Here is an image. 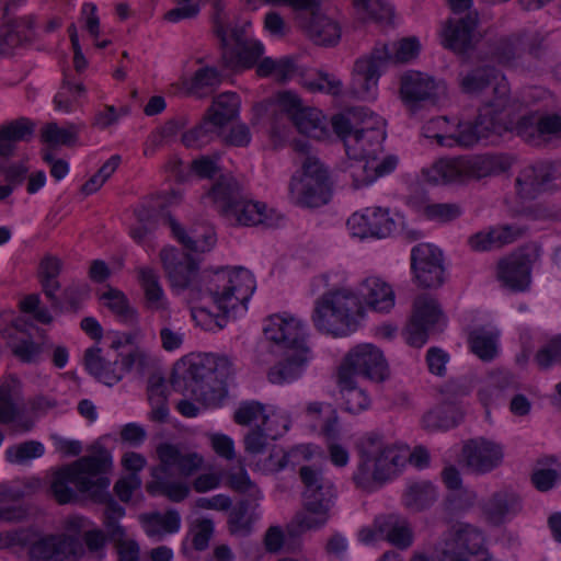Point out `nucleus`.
Wrapping results in <instances>:
<instances>
[{
    "label": "nucleus",
    "instance_id": "nucleus-15",
    "mask_svg": "<svg viewBox=\"0 0 561 561\" xmlns=\"http://www.w3.org/2000/svg\"><path fill=\"white\" fill-rule=\"evenodd\" d=\"M444 314L438 301L428 296H419L413 304V314L404 330L408 344L414 347L423 346L428 335L440 330Z\"/></svg>",
    "mask_w": 561,
    "mask_h": 561
},
{
    "label": "nucleus",
    "instance_id": "nucleus-49",
    "mask_svg": "<svg viewBox=\"0 0 561 561\" xmlns=\"http://www.w3.org/2000/svg\"><path fill=\"white\" fill-rule=\"evenodd\" d=\"M300 134L314 139H323L327 136V129L324 125V116L322 112L306 106L293 121Z\"/></svg>",
    "mask_w": 561,
    "mask_h": 561
},
{
    "label": "nucleus",
    "instance_id": "nucleus-28",
    "mask_svg": "<svg viewBox=\"0 0 561 561\" xmlns=\"http://www.w3.org/2000/svg\"><path fill=\"white\" fill-rule=\"evenodd\" d=\"M243 196L241 185L230 174L220 175L206 194V197L225 219Z\"/></svg>",
    "mask_w": 561,
    "mask_h": 561
},
{
    "label": "nucleus",
    "instance_id": "nucleus-16",
    "mask_svg": "<svg viewBox=\"0 0 561 561\" xmlns=\"http://www.w3.org/2000/svg\"><path fill=\"white\" fill-rule=\"evenodd\" d=\"M0 12V57L8 58L31 45L34 20L31 15H15L9 3H4Z\"/></svg>",
    "mask_w": 561,
    "mask_h": 561
},
{
    "label": "nucleus",
    "instance_id": "nucleus-52",
    "mask_svg": "<svg viewBox=\"0 0 561 561\" xmlns=\"http://www.w3.org/2000/svg\"><path fill=\"white\" fill-rule=\"evenodd\" d=\"M496 69L490 66H482L460 75L459 84L461 91L467 94H479L496 78Z\"/></svg>",
    "mask_w": 561,
    "mask_h": 561
},
{
    "label": "nucleus",
    "instance_id": "nucleus-1",
    "mask_svg": "<svg viewBox=\"0 0 561 561\" xmlns=\"http://www.w3.org/2000/svg\"><path fill=\"white\" fill-rule=\"evenodd\" d=\"M359 463L353 474L356 488L381 486L398 476L407 462L424 468L430 454L424 447L412 453L407 447L386 444L378 434H368L358 444Z\"/></svg>",
    "mask_w": 561,
    "mask_h": 561
},
{
    "label": "nucleus",
    "instance_id": "nucleus-5",
    "mask_svg": "<svg viewBox=\"0 0 561 561\" xmlns=\"http://www.w3.org/2000/svg\"><path fill=\"white\" fill-rule=\"evenodd\" d=\"M183 379L196 400L217 404L224 397L227 379L233 374L231 360L214 354L193 355L183 362Z\"/></svg>",
    "mask_w": 561,
    "mask_h": 561
},
{
    "label": "nucleus",
    "instance_id": "nucleus-31",
    "mask_svg": "<svg viewBox=\"0 0 561 561\" xmlns=\"http://www.w3.org/2000/svg\"><path fill=\"white\" fill-rule=\"evenodd\" d=\"M61 271L62 261L51 254H46L38 265V280L42 290L49 300L51 308L59 311L62 309V302L57 296V291H59L61 287L58 280Z\"/></svg>",
    "mask_w": 561,
    "mask_h": 561
},
{
    "label": "nucleus",
    "instance_id": "nucleus-13",
    "mask_svg": "<svg viewBox=\"0 0 561 561\" xmlns=\"http://www.w3.org/2000/svg\"><path fill=\"white\" fill-rule=\"evenodd\" d=\"M482 531L469 524H459L447 531L436 547L439 561H470V557L485 551Z\"/></svg>",
    "mask_w": 561,
    "mask_h": 561
},
{
    "label": "nucleus",
    "instance_id": "nucleus-45",
    "mask_svg": "<svg viewBox=\"0 0 561 561\" xmlns=\"http://www.w3.org/2000/svg\"><path fill=\"white\" fill-rule=\"evenodd\" d=\"M524 37H526V31L500 38L494 44L492 50L493 58L500 64L516 66L522 57Z\"/></svg>",
    "mask_w": 561,
    "mask_h": 561
},
{
    "label": "nucleus",
    "instance_id": "nucleus-27",
    "mask_svg": "<svg viewBox=\"0 0 561 561\" xmlns=\"http://www.w3.org/2000/svg\"><path fill=\"white\" fill-rule=\"evenodd\" d=\"M160 260L174 287L186 288L192 285L197 275V264L190 255H181L174 248H163Z\"/></svg>",
    "mask_w": 561,
    "mask_h": 561
},
{
    "label": "nucleus",
    "instance_id": "nucleus-50",
    "mask_svg": "<svg viewBox=\"0 0 561 561\" xmlns=\"http://www.w3.org/2000/svg\"><path fill=\"white\" fill-rule=\"evenodd\" d=\"M325 524V518H311L306 513H297L286 527V550L295 551L299 548V539L304 533L319 529Z\"/></svg>",
    "mask_w": 561,
    "mask_h": 561
},
{
    "label": "nucleus",
    "instance_id": "nucleus-6",
    "mask_svg": "<svg viewBox=\"0 0 561 561\" xmlns=\"http://www.w3.org/2000/svg\"><path fill=\"white\" fill-rule=\"evenodd\" d=\"M364 308L358 296L351 289L341 288L324 294L312 314L314 327L335 336L347 335L358 327Z\"/></svg>",
    "mask_w": 561,
    "mask_h": 561
},
{
    "label": "nucleus",
    "instance_id": "nucleus-43",
    "mask_svg": "<svg viewBox=\"0 0 561 561\" xmlns=\"http://www.w3.org/2000/svg\"><path fill=\"white\" fill-rule=\"evenodd\" d=\"M519 511V500L513 493H494L483 504V512L495 524L501 523L507 515H514Z\"/></svg>",
    "mask_w": 561,
    "mask_h": 561
},
{
    "label": "nucleus",
    "instance_id": "nucleus-22",
    "mask_svg": "<svg viewBox=\"0 0 561 561\" xmlns=\"http://www.w3.org/2000/svg\"><path fill=\"white\" fill-rule=\"evenodd\" d=\"M264 334L267 340L286 348V352L310 354L305 331L300 322L293 317L284 318L277 314L270 317L264 327Z\"/></svg>",
    "mask_w": 561,
    "mask_h": 561
},
{
    "label": "nucleus",
    "instance_id": "nucleus-48",
    "mask_svg": "<svg viewBox=\"0 0 561 561\" xmlns=\"http://www.w3.org/2000/svg\"><path fill=\"white\" fill-rule=\"evenodd\" d=\"M462 413L454 405L445 404L428 411L422 420L423 426L430 432L448 430L460 423Z\"/></svg>",
    "mask_w": 561,
    "mask_h": 561
},
{
    "label": "nucleus",
    "instance_id": "nucleus-34",
    "mask_svg": "<svg viewBox=\"0 0 561 561\" xmlns=\"http://www.w3.org/2000/svg\"><path fill=\"white\" fill-rule=\"evenodd\" d=\"M91 500L104 504V527L107 537L114 545L126 540L125 529L118 519L125 515L124 507L113 499L111 493H90Z\"/></svg>",
    "mask_w": 561,
    "mask_h": 561
},
{
    "label": "nucleus",
    "instance_id": "nucleus-21",
    "mask_svg": "<svg viewBox=\"0 0 561 561\" xmlns=\"http://www.w3.org/2000/svg\"><path fill=\"white\" fill-rule=\"evenodd\" d=\"M82 553V545L70 535H48L34 541L28 550L32 561H66Z\"/></svg>",
    "mask_w": 561,
    "mask_h": 561
},
{
    "label": "nucleus",
    "instance_id": "nucleus-55",
    "mask_svg": "<svg viewBox=\"0 0 561 561\" xmlns=\"http://www.w3.org/2000/svg\"><path fill=\"white\" fill-rule=\"evenodd\" d=\"M101 299L104 300V305L121 321L126 323L136 321V311L130 307L128 299L123 291L110 287L105 293L102 294Z\"/></svg>",
    "mask_w": 561,
    "mask_h": 561
},
{
    "label": "nucleus",
    "instance_id": "nucleus-19",
    "mask_svg": "<svg viewBox=\"0 0 561 561\" xmlns=\"http://www.w3.org/2000/svg\"><path fill=\"white\" fill-rule=\"evenodd\" d=\"M295 20L299 28L317 45L331 46L340 41L341 27L320 11L318 0H312V4L298 10Z\"/></svg>",
    "mask_w": 561,
    "mask_h": 561
},
{
    "label": "nucleus",
    "instance_id": "nucleus-35",
    "mask_svg": "<svg viewBox=\"0 0 561 561\" xmlns=\"http://www.w3.org/2000/svg\"><path fill=\"white\" fill-rule=\"evenodd\" d=\"M309 357L310 354H301V352H286L285 357L270 368L268 381L274 385H284L297 380L302 375Z\"/></svg>",
    "mask_w": 561,
    "mask_h": 561
},
{
    "label": "nucleus",
    "instance_id": "nucleus-18",
    "mask_svg": "<svg viewBox=\"0 0 561 561\" xmlns=\"http://www.w3.org/2000/svg\"><path fill=\"white\" fill-rule=\"evenodd\" d=\"M539 257L535 245L522 247L497 264V277L504 286L523 291L530 284L531 266Z\"/></svg>",
    "mask_w": 561,
    "mask_h": 561
},
{
    "label": "nucleus",
    "instance_id": "nucleus-25",
    "mask_svg": "<svg viewBox=\"0 0 561 561\" xmlns=\"http://www.w3.org/2000/svg\"><path fill=\"white\" fill-rule=\"evenodd\" d=\"M445 90L442 81H435L434 78L419 71H409L401 78L400 92L404 102L410 105L425 101L434 104L445 94Z\"/></svg>",
    "mask_w": 561,
    "mask_h": 561
},
{
    "label": "nucleus",
    "instance_id": "nucleus-38",
    "mask_svg": "<svg viewBox=\"0 0 561 561\" xmlns=\"http://www.w3.org/2000/svg\"><path fill=\"white\" fill-rule=\"evenodd\" d=\"M478 24V13L468 12L463 18L450 21L446 30V42L457 53L466 51L472 43L473 32Z\"/></svg>",
    "mask_w": 561,
    "mask_h": 561
},
{
    "label": "nucleus",
    "instance_id": "nucleus-4",
    "mask_svg": "<svg viewBox=\"0 0 561 561\" xmlns=\"http://www.w3.org/2000/svg\"><path fill=\"white\" fill-rule=\"evenodd\" d=\"M113 470L111 455L101 450L96 455L83 456L46 476L49 491H106Z\"/></svg>",
    "mask_w": 561,
    "mask_h": 561
},
{
    "label": "nucleus",
    "instance_id": "nucleus-3",
    "mask_svg": "<svg viewBox=\"0 0 561 561\" xmlns=\"http://www.w3.org/2000/svg\"><path fill=\"white\" fill-rule=\"evenodd\" d=\"M503 125L492 115V111L485 107L474 121H459L450 125L445 116L430 119L422 127V135L428 139H435L443 147L472 148L482 140L492 136H501Z\"/></svg>",
    "mask_w": 561,
    "mask_h": 561
},
{
    "label": "nucleus",
    "instance_id": "nucleus-53",
    "mask_svg": "<svg viewBox=\"0 0 561 561\" xmlns=\"http://www.w3.org/2000/svg\"><path fill=\"white\" fill-rule=\"evenodd\" d=\"M122 462L130 473L119 479L112 491H136L141 484L137 472L146 466V459L142 455L131 451L124 455Z\"/></svg>",
    "mask_w": 561,
    "mask_h": 561
},
{
    "label": "nucleus",
    "instance_id": "nucleus-33",
    "mask_svg": "<svg viewBox=\"0 0 561 561\" xmlns=\"http://www.w3.org/2000/svg\"><path fill=\"white\" fill-rule=\"evenodd\" d=\"M165 220L173 237L190 251L204 253L209 251L216 242L215 232L210 227L204 228L203 232L197 229L186 232L171 215H168Z\"/></svg>",
    "mask_w": 561,
    "mask_h": 561
},
{
    "label": "nucleus",
    "instance_id": "nucleus-9",
    "mask_svg": "<svg viewBox=\"0 0 561 561\" xmlns=\"http://www.w3.org/2000/svg\"><path fill=\"white\" fill-rule=\"evenodd\" d=\"M203 282L206 293L224 313L240 304L245 306L255 288L252 274L243 267L205 272Z\"/></svg>",
    "mask_w": 561,
    "mask_h": 561
},
{
    "label": "nucleus",
    "instance_id": "nucleus-37",
    "mask_svg": "<svg viewBox=\"0 0 561 561\" xmlns=\"http://www.w3.org/2000/svg\"><path fill=\"white\" fill-rule=\"evenodd\" d=\"M226 220L231 225L239 226H255L262 224L272 227L275 225L266 214V206L264 204L250 201L245 196L237 203Z\"/></svg>",
    "mask_w": 561,
    "mask_h": 561
},
{
    "label": "nucleus",
    "instance_id": "nucleus-24",
    "mask_svg": "<svg viewBox=\"0 0 561 561\" xmlns=\"http://www.w3.org/2000/svg\"><path fill=\"white\" fill-rule=\"evenodd\" d=\"M347 226L352 233L359 238H386L394 230L396 222L389 216V209L381 207H367L360 214H353L347 219Z\"/></svg>",
    "mask_w": 561,
    "mask_h": 561
},
{
    "label": "nucleus",
    "instance_id": "nucleus-61",
    "mask_svg": "<svg viewBox=\"0 0 561 561\" xmlns=\"http://www.w3.org/2000/svg\"><path fill=\"white\" fill-rule=\"evenodd\" d=\"M304 85L312 92H325L334 96L341 94L343 88L342 81L339 78L327 72H320L313 79H306Z\"/></svg>",
    "mask_w": 561,
    "mask_h": 561
},
{
    "label": "nucleus",
    "instance_id": "nucleus-56",
    "mask_svg": "<svg viewBox=\"0 0 561 561\" xmlns=\"http://www.w3.org/2000/svg\"><path fill=\"white\" fill-rule=\"evenodd\" d=\"M546 463H551L553 467H538L531 474L533 484L538 491H548L561 482V463L554 458H549L545 462L543 460L538 461V466Z\"/></svg>",
    "mask_w": 561,
    "mask_h": 561
},
{
    "label": "nucleus",
    "instance_id": "nucleus-11",
    "mask_svg": "<svg viewBox=\"0 0 561 561\" xmlns=\"http://www.w3.org/2000/svg\"><path fill=\"white\" fill-rule=\"evenodd\" d=\"M213 32L220 42L222 61L226 67L237 66L252 67L264 53L263 45L254 39H249L244 27L226 26V19L218 12L213 14Z\"/></svg>",
    "mask_w": 561,
    "mask_h": 561
},
{
    "label": "nucleus",
    "instance_id": "nucleus-64",
    "mask_svg": "<svg viewBox=\"0 0 561 561\" xmlns=\"http://www.w3.org/2000/svg\"><path fill=\"white\" fill-rule=\"evenodd\" d=\"M541 368H548L553 363H561V335L551 339L535 357Z\"/></svg>",
    "mask_w": 561,
    "mask_h": 561
},
{
    "label": "nucleus",
    "instance_id": "nucleus-36",
    "mask_svg": "<svg viewBox=\"0 0 561 561\" xmlns=\"http://www.w3.org/2000/svg\"><path fill=\"white\" fill-rule=\"evenodd\" d=\"M359 290L367 305L376 311L387 312L394 306L393 289L379 277H367Z\"/></svg>",
    "mask_w": 561,
    "mask_h": 561
},
{
    "label": "nucleus",
    "instance_id": "nucleus-41",
    "mask_svg": "<svg viewBox=\"0 0 561 561\" xmlns=\"http://www.w3.org/2000/svg\"><path fill=\"white\" fill-rule=\"evenodd\" d=\"M139 518L147 536L156 540L176 533L181 526V517L175 510H169L164 514L158 512L144 514Z\"/></svg>",
    "mask_w": 561,
    "mask_h": 561
},
{
    "label": "nucleus",
    "instance_id": "nucleus-7",
    "mask_svg": "<svg viewBox=\"0 0 561 561\" xmlns=\"http://www.w3.org/2000/svg\"><path fill=\"white\" fill-rule=\"evenodd\" d=\"M159 465L151 468L152 484L147 491H188L180 478H188L204 469V458L197 453L183 454L173 444L157 447Z\"/></svg>",
    "mask_w": 561,
    "mask_h": 561
},
{
    "label": "nucleus",
    "instance_id": "nucleus-39",
    "mask_svg": "<svg viewBox=\"0 0 561 561\" xmlns=\"http://www.w3.org/2000/svg\"><path fill=\"white\" fill-rule=\"evenodd\" d=\"M100 347H90L84 353V365L91 375L101 382L113 386L123 378L117 360L108 362L101 355Z\"/></svg>",
    "mask_w": 561,
    "mask_h": 561
},
{
    "label": "nucleus",
    "instance_id": "nucleus-2",
    "mask_svg": "<svg viewBox=\"0 0 561 561\" xmlns=\"http://www.w3.org/2000/svg\"><path fill=\"white\" fill-rule=\"evenodd\" d=\"M420 43L414 37L391 45L377 44L369 54L355 61L351 92L360 100H374L381 72L390 65L415 58Z\"/></svg>",
    "mask_w": 561,
    "mask_h": 561
},
{
    "label": "nucleus",
    "instance_id": "nucleus-17",
    "mask_svg": "<svg viewBox=\"0 0 561 561\" xmlns=\"http://www.w3.org/2000/svg\"><path fill=\"white\" fill-rule=\"evenodd\" d=\"M561 185V160H542L526 165L516 178L518 194L534 198L538 193Z\"/></svg>",
    "mask_w": 561,
    "mask_h": 561
},
{
    "label": "nucleus",
    "instance_id": "nucleus-57",
    "mask_svg": "<svg viewBox=\"0 0 561 561\" xmlns=\"http://www.w3.org/2000/svg\"><path fill=\"white\" fill-rule=\"evenodd\" d=\"M45 448L41 442L27 440L10 446L5 450V458L11 463L23 465L44 455Z\"/></svg>",
    "mask_w": 561,
    "mask_h": 561
},
{
    "label": "nucleus",
    "instance_id": "nucleus-47",
    "mask_svg": "<svg viewBox=\"0 0 561 561\" xmlns=\"http://www.w3.org/2000/svg\"><path fill=\"white\" fill-rule=\"evenodd\" d=\"M84 127L83 124L69 123L66 127H59L57 123H47L41 130V140L51 147L72 146L77 144L78 134Z\"/></svg>",
    "mask_w": 561,
    "mask_h": 561
},
{
    "label": "nucleus",
    "instance_id": "nucleus-8",
    "mask_svg": "<svg viewBox=\"0 0 561 561\" xmlns=\"http://www.w3.org/2000/svg\"><path fill=\"white\" fill-rule=\"evenodd\" d=\"M362 111L363 108L353 110L347 114H335L331 118L334 133L342 139L347 157L355 160V163H364L371 156L378 154L386 136L381 126L369 125L365 119V126H356L354 119L357 112Z\"/></svg>",
    "mask_w": 561,
    "mask_h": 561
},
{
    "label": "nucleus",
    "instance_id": "nucleus-60",
    "mask_svg": "<svg viewBox=\"0 0 561 561\" xmlns=\"http://www.w3.org/2000/svg\"><path fill=\"white\" fill-rule=\"evenodd\" d=\"M19 414L16 393L11 382L0 383V424H9Z\"/></svg>",
    "mask_w": 561,
    "mask_h": 561
},
{
    "label": "nucleus",
    "instance_id": "nucleus-32",
    "mask_svg": "<svg viewBox=\"0 0 561 561\" xmlns=\"http://www.w3.org/2000/svg\"><path fill=\"white\" fill-rule=\"evenodd\" d=\"M136 272L137 279L144 290L145 307L150 311H165L169 302L158 272L149 266H140Z\"/></svg>",
    "mask_w": 561,
    "mask_h": 561
},
{
    "label": "nucleus",
    "instance_id": "nucleus-44",
    "mask_svg": "<svg viewBox=\"0 0 561 561\" xmlns=\"http://www.w3.org/2000/svg\"><path fill=\"white\" fill-rule=\"evenodd\" d=\"M337 385L345 405V411L357 414L365 411L370 403L366 392L358 388L355 379L337 375Z\"/></svg>",
    "mask_w": 561,
    "mask_h": 561
},
{
    "label": "nucleus",
    "instance_id": "nucleus-42",
    "mask_svg": "<svg viewBox=\"0 0 561 561\" xmlns=\"http://www.w3.org/2000/svg\"><path fill=\"white\" fill-rule=\"evenodd\" d=\"M221 82V73L214 67L197 69L192 78L184 82L188 94L202 99L211 94Z\"/></svg>",
    "mask_w": 561,
    "mask_h": 561
},
{
    "label": "nucleus",
    "instance_id": "nucleus-30",
    "mask_svg": "<svg viewBox=\"0 0 561 561\" xmlns=\"http://www.w3.org/2000/svg\"><path fill=\"white\" fill-rule=\"evenodd\" d=\"M35 131V123L20 117L0 125V159H10L19 141H28Z\"/></svg>",
    "mask_w": 561,
    "mask_h": 561
},
{
    "label": "nucleus",
    "instance_id": "nucleus-20",
    "mask_svg": "<svg viewBox=\"0 0 561 561\" xmlns=\"http://www.w3.org/2000/svg\"><path fill=\"white\" fill-rule=\"evenodd\" d=\"M411 267L419 285L436 288L444 283L442 252L428 243H420L412 249Z\"/></svg>",
    "mask_w": 561,
    "mask_h": 561
},
{
    "label": "nucleus",
    "instance_id": "nucleus-26",
    "mask_svg": "<svg viewBox=\"0 0 561 561\" xmlns=\"http://www.w3.org/2000/svg\"><path fill=\"white\" fill-rule=\"evenodd\" d=\"M462 451L468 467L480 473L493 470L503 460L502 447L483 438L468 442Z\"/></svg>",
    "mask_w": 561,
    "mask_h": 561
},
{
    "label": "nucleus",
    "instance_id": "nucleus-62",
    "mask_svg": "<svg viewBox=\"0 0 561 561\" xmlns=\"http://www.w3.org/2000/svg\"><path fill=\"white\" fill-rule=\"evenodd\" d=\"M190 533L192 535L193 548L197 551H204L209 545L214 533V523L208 518H198L192 523Z\"/></svg>",
    "mask_w": 561,
    "mask_h": 561
},
{
    "label": "nucleus",
    "instance_id": "nucleus-51",
    "mask_svg": "<svg viewBox=\"0 0 561 561\" xmlns=\"http://www.w3.org/2000/svg\"><path fill=\"white\" fill-rule=\"evenodd\" d=\"M239 108L240 99L238 94L233 92H225L214 99V102L207 110V113L224 127L238 116Z\"/></svg>",
    "mask_w": 561,
    "mask_h": 561
},
{
    "label": "nucleus",
    "instance_id": "nucleus-59",
    "mask_svg": "<svg viewBox=\"0 0 561 561\" xmlns=\"http://www.w3.org/2000/svg\"><path fill=\"white\" fill-rule=\"evenodd\" d=\"M470 345L472 352L483 360H491L496 354L495 336L485 330L472 331Z\"/></svg>",
    "mask_w": 561,
    "mask_h": 561
},
{
    "label": "nucleus",
    "instance_id": "nucleus-63",
    "mask_svg": "<svg viewBox=\"0 0 561 561\" xmlns=\"http://www.w3.org/2000/svg\"><path fill=\"white\" fill-rule=\"evenodd\" d=\"M304 507L306 514L311 518H329V510L331 507V500L324 497V493H304Z\"/></svg>",
    "mask_w": 561,
    "mask_h": 561
},
{
    "label": "nucleus",
    "instance_id": "nucleus-46",
    "mask_svg": "<svg viewBox=\"0 0 561 561\" xmlns=\"http://www.w3.org/2000/svg\"><path fill=\"white\" fill-rule=\"evenodd\" d=\"M220 126L214 117L206 112L201 123L182 135V142L187 148H199L207 145L220 133Z\"/></svg>",
    "mask_w": 561,
    "mask_h": 561
},
{
    "label": "nucleus",
    "instance_id": "nucleus-12",
    "mask_svg": "<svg viewBox=\"0 0 561 561\" xmlns=\"http://www.w3.org/2000/svg\"><path fill=\"white\" fill-rule=\"evenodd\" d=\"M492 167L491 159L482 156L446 158L436 161L424 174L433 184L463 183L488 176Z\"/></svg>",
    "mask_w": 561,
    "mask_h": 561
},
{
    "label": "nucleus",
    "instance_id": "nucleus-29",
    "mask_svg": "<svg viewBox=\"0 0 561 561\" xmlns=\"http://www.w3.org/2000/svg\"><path fill=\"white\" fill-rule=\"evenodd\" d=\"M398 164L394 156H387L382 159L378 154L371 156L364 163H353L350 167L353 186L358 188L373 183L380 176L391 173Z\"/></svg>",
    "mask_w": 561,
    "mask_h": 561
},
{
    "label": "nucleus",
    "instance_id": "nucleus-58",
    "mask_svg": "<svg viewBox=\"0 0 561 561\" xmlns=\"http://www.w3.org/2000/svg\"><path fill=\"white\" fill-rule=\"evenodd\" d=\"M28 514L16 493H0V520L20 522Z\"/></svg>",
    "mask_w": 561,
    "mask_h": 561
},
{
    "label": "nucleus",
    "instance_id": "nucleus-40",
    "mask_svg": "<svg viewBox=\"0 0 561 561\" xmlns=\"http://www.w3.org/2000/svg\"><path fill=\"white\" fill-rule=\"evenodd\" d=\"M255 499L250 496L242 497L232 505L228 517V527L232 535L248 536L252 531V524L255 520V508L257 507Z\"/></svg>",
    "mask_w": 561,
    "mask_h": 561
},
{
    "label": "nucleus",
    "instance_id": "nucleus-54",
    "mask_svg": "<svg viewBox=\"0 0 561 561\" xmlns=\"http://www.w3.org/2000/svg\"><path fill=\"white\" fill-rule=\"evenodd\" d=\"M272 422L273 420L270 416H264V422L245 435L244 446L248 453L253 455L262 454L266 448L267 438H277L280 433L272 428Z\"/></svg>",
    "mask_w": 561,
    "mask_h": 561
},
{
    "label": "nucleus",
    "instance_id": "nucleus-14",
    "mask_svg": "<svg viewBox=\"0 0 561 561\" xmlns=\"http://www.w3.org/2000/svg\"><path fill=\"white\" fill-rule=\"evenodd\" d=\"M337 375L352 377V379H355V376H363L381 382L388 378L389 369L379 348L373 344H359L346 354Z\"/></svg>",
    "mask_w": 561,
    "mask_h": 561
},
{
    "label": "nucleus",
    "instance_id": "nucleus-10",
    "mask_svg": "<svg viewBox=\"0 0 561 561\" xmlns=\"http://www.w3.org/2000/svg\"><path fill=\"white\" fill-rule=\"evenodd\" d=\"M302 172L293 175L289 183L290 201L301 207H319L331 197L328 170L316 157H306Z\"/></svg>",
    "mask_w": 561,
    "mask_h": 561
},
{
    "label": "nucleus",
    "instance_id": "nucleus-23",
    "mask_svg": "<svg viewBox=\"0 0 561 561\" xmlns=\"http://www.w3.org/2000/svg\"><path fill=\"white\" fill-rule=\"evenodd\" d=\"M516 131L531 146L546 145L552 137L561 135V116L540 113L525 115L518 121Z\"/></svg>",
    "mask_w": 561,
    "mask_h": 561
}]
</instances>
